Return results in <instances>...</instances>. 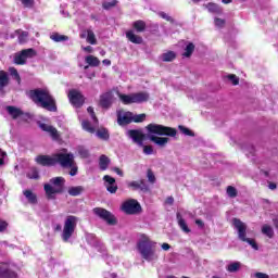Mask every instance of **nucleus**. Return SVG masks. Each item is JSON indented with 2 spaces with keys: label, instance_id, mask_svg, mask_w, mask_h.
I'll list each match as a JSON object with an SVG mask.
<instances>
[{
  "label": "nucleus",
  "instance_id": "f257e3e1",
  "mask_svg": "<svg viewBox=\"0 0 278 278\" xmlns=\"http://www.w3.org/2000/svg\"><path fill=\"white\" fill-rule=\"evenodd\" d=\"M148 135V139L150 142H154L157 147H166L168 144V137L175 138L177 136V129L160 124H149L146 127ZM157 136H168V137H157Z\"/></svg>",
  "mask_w": 278,
  "mask_h": 278
},
{
  "label": "nucleus",
  "instance_id": "f03ea898",
  "mask_svg": "<svg viewBox=\"0 0 278 278\" xmlns=\"http://www.w3.org/2000/svg\"><path fill=\"white\" fill-rule=\"evenodd\" d=\"M28 97L38 108H42L47 112H58V102L49 90L41 88L31 89L28 92Z\"/></svg>",
  "mask_w": 278,
  "mask_h": 278
},
{
  "label": "nucleus",
  "instance_id": "7ed1b4c3",
  "mask_svg": "<svg viewBox=\"0 0 278 278\" xmlns=\"http://www.w3.org/2000/svg\"><path fill=\"white\" fill-rule=\"evenodd\" d=\"M36 164L39 166H56L60 164L61 166H71V155L64 154V152L54 153L52 155L39 154L35 157Z\"/></svg>",
  "mask_w": 278,
  "mask_h": 278
},
{
  "label": "nucleus",
  "instance_id": "20e7f679",
  "mask_svg": "<svg viewBox=\"0 0 278 278\" xmlns=\"http://www.w3.org/2000/svg\"><path fill=\"white\" fill-rule=\"evenodd\" d=\"M65 185L66 179L62 176L51 178L50 184L43 186L46 199H48V201H55L56 194H64Z\"/></svg>",
  "mask_w": 278,
  "mask_h": 278
},
{
  "label": "nucleus",
  "instance_id": "39448f33",
  "mask_svg": "<svg viewBox=\"0 0 278 278\" xmlns=\"http://www.w3.org/2000/svg\"><path fill=\"white\" fill-rule=\"evenodd\" d=\"M117 97L124 105H131V103H147L150 99L149 92L147 91L130 94L117 92Z\"/></svg>",
  "mask_w": 278,
  "mask_h": 278
},
{
  "label": "nucleus",
  "instance_id": "423d86ee",
  "mask_svg": "<svg viewBox=\"0 0 278 278\" xmlns=\"http://www.w3.org/2000/svg\"><path fill=\"white\" fill-rule=\"evenodd\" d=\"M138 251L147 262L157 260V255H155V243L149 239H143L138 243Z\"/></svg>",
  "mask_w": 278,
  "mask_h": 278
},
{
  "label": "nucleus",
  "instance_id": "0eeeda50",
  "mask_svg": "<svg viewBox=\"0 0 278 278\" xmlns=\"http://www.w3.org/2000/svg\"><path fill=\"white\" fill-rule=\"evenodd\" d=\"M232 225L235 229H237L238 238L239 240H241V242H248V244H251L252 249H254L255 251L260 249L257 242H255L253 239L247 238V224H244L239 218H233Z\"/></svg>",
  "mask_w": 278,
  "mask_h": 278
},
{
  "label": "nucleus",
  "instance_id": "6e6552de",
  "mask_svg": "<svg viewBox=\"0 0 278 278\" xmlns=\"http://www.w3.org/2000/svg\"><path fill=\"white\" fill-rule=\"evenodd\" d=\"M79 218L75 215H68L64 222L62 240L63 242H67L71 240L73 235L75 233V229H77V222Z\"/></svg>",
  "mask_w": 278,
  "mask_h": 278
},
{
  "label": "nucleus",
  "instance_id": "1a4fd4ad",
  "mask_svg": "<svg viewBox=\"0 0 278 278\" xmlns=\"http://www.w3.org/2000/svg\"><path fill=\"white\" fill-rule=\"evenodd\" d=\"M36 58V50L34 48H28L20 51L14 55L13 62L17 66H24V64H27V60Z\"/></svg>",
  "mask_w": 278,
  "mask_h": 278
},
{
  "label": "nucleus",
  "instance_id": "9d476101",
  "mask_svg": "<svg viewBox=\"0 0 278 278\" xmlns=\"http://www.w3.org/2000/svg\"><path fill=\"white\" fill-rule=\"evenodd\" d=\"M93 214H96V216H98L99 218L104 220V223H106L111 226L118 225V219H116V216H114V214H112V212H110L103 207L93 208Z\"/></svg>",
  "mask_w": 278,
  "mask_h": 278
},
{
  "label": "nucleus",
  "instance_id": "9b49d317",
  "mask_svg": "<svg viewBox=\"0 0 278 278\" xmlns=\"http://www.w3.org/2000/svg\"><path fill=\"white\" fill-rule=\"evenodd\" d=\"M67 98L71 105L77 109L83 108L84 103H86V97L77 89H71L67 93Z\"/></svg>",
  "mask_w": 278,
  "mask_h": 278
},
{
  "label": "nucleus",
  "instance_id": "f8f14e48",
  "mask_svg": "<svg viewBox=\"0 0 278 278\" xmlns=\"http://www.w3.org/2000/svg\"><path fill=\"white\" fill-rule=\"evenodd\" d=\"M122 211L128 216H134L142 212V206L138 203V200L131 199L122 204Z\"/></svg>",
  "mask_w": 278,
  "mask_h": 278
},
{
  "label": "nucleus",
  "instance_id": "ddd939ff",
  "mask_svg": "<svg viewBox=\"0 0 278 278\" xmlns=\"http://www.w3.org/2000/svg\"><path fill=\"white\" fill-rule=\"evenodd\" d=\"M128 136L139 147H142V144L147 138V136L142 132V130H138V129L128 130Z\"/></svg>",
  "mask_w": 278,
  "mask_h": 278
},
{
  "label": "nucleus",
  "instance_id": "4468645a",
  "mask_svg": "<svg viewBox=\"0 0 278 278\" xmlns=\"http://www.w3.org/2000/svg\"><path fill=\"white\" fill-rule=\"evenodd\" d=\"M134 123V113L131 112H126V113H121L117 112V124L121 127H125V125H129Z\"/></svg>",
  "mask_w": 278,
  "mask_h": 278
},
{
  "label": "nucleus",
  "instance_id": "2eb2a0df",
  "mask_svg": "<svg viewBox=\"0 0 278 278\" xmlns=\"http://www.w3.org/2000/svg\"><path fill=\"white\" fill-rule=\"evenodd\" d=\"M39 127L42 131H46L47 134H49L52 140H60V131H58V128L45 123L39 124Z\"/></svg>",
  "mask_w": 278,
  "mask_h": 278
},
{
  "label": "nucleus",
  "instance_id": "dca6fc26",
  "mask_svg": "<svg viewBox=\"0 0 278 278\" xmlns=\"http://www.w3.org/2000/svg\"><path fill=\"white\" fill-rule=\"evenodd\" d=\"M128 188H131L132 190H141V192H149V185H147L144 179L130 181Z\"/></svg>",
  "mask_w": 278,
  "mask_h": 278
},
{
  "label": "nucleus",
  "instance_id": "f3484780",
  "mask_svg": "<svg viewBox=\"0 0 278 278\" xmlns=\"http://www.w3.org/2000/svg\"><path fill=\"white\" fill-rule=\"evenodd\" d=\"M100 108H103L104 110H109V108H112V92H105L100 96L99 101Z\"/></svg>",
  "mask_w": 278,
  "mask_h": 278
},
{
  "label": "nucleus",
  "instance_id": "a211bd4d",
  "mask_svg": "<svg viewBox=\"0 0 278 278\" xmlns=\"http://www.w3.org/2000/svg\"><path fill=\"white\" fill-rule=\"evenodd\" d=\"M64 155H70V165L61 166L62 168H71L70 175L71 177H75L77 175L79 168L75 164V155L73 153H64Z\"/></svg>",
  "mask_w": 278,
  "mask_h": 278
},
{
  "label": "nucleus",
  "instance_id": "6ab92c4d",
  "mask_svg": "<svg viewBox=\"0 0 278 278\" xmlns=\"http://www.w3.org/2000/svg\"><path fill=\"white\" fill-rule=\"evenodd\" d=\"M17 275L14 270L10 269V265L2 264L0 265V278H16Z\"/></svg>",
  "mask_w": 278,
  "mask_h": 278
},
{
  "label": "nucleus",
  "instance_id": "aec40b11",
  "mask_svg": "<svg viewBox=\"0 0 278 278\" xmlns=\"http://www.w3.org/2000/svg\"><path fill=\"white\" fill-rule=\"evenodd\" d=\"M79 37L81 39L86 38L88 45H97V36L92 29L83 30Z\"/></svg>",
  "mask_w": 278,
  "mask_h": 278
},
{
  "label": "nucleus",
  "instance_id": "412c9836",
  "mask_svg": "<svg viewBox=\"0 0 278 278\" xmlns=\"http://www.w3.org/2000/svg\"><path fill=\"white\" fill-rule=\"evenodd\" d=\"M126 38L129 42H132V45H142L144 42L142 36L134 34V30L126 31Z\"/></svg>",
  "mask_w": 278,
  "mask_h": 278
},
{
  "label": "nucleus",
  "instance_id": "4be33fe9",
  "mask_svg": "<svg viewBox=\"0 0 278 278\" xmlns=\"http://www.w3.org/2000/svg\"><path fill=\"white\" fill-rule=\"evenodd\" d=\"M132 29L137 33V34H144V31H147V22L142 21V20H137L132 23Z\"/></svg>",
  "mask_w": 278,
  "mask_h": 278
},
{
  "label": "nucleus",
  "instance_id": "5701e85b",
  "mask_svg": "<svg viewBox=\"0 0 278 278\" xmlns=\"http://www.w3.org/2000/svg\"><path fill=\"white\" fill-rule=\"evenodd\" d=\"M24 197H26L28 203H30L31 205H36V203H38V195H36V193H34V191L26 189L23 191Z\"/></svg>",
  "mask_w": 278,
  "mask_h": 278
},
{
  "label": "nucleus",
  "instance_id": "b1692460",
  "mask_svg": "<svg viewBox=\"0 0 278 278\" xmlns=\"http://www.w3.org/2000/svg\"><path fill=\"white\" fill-rule=\"evenodd\" d=\"M10 86V76L8 75V72L0 71V90H3V88Z\"/></svg>",
  "mask_w": 278,
  "mask_h": 278
},
{
  "label": "nucleus",
  "instance_id": "393cba45",
  "mask_svg": "<svg viewBox=\"0 0 278 278\" xmlns=\"http://www.w3.org/2000/svg\"><path fill=\"white\" fill-rule=\"evenodd\" d=\"M7 112L12 116L14 121L18 118V116H23V111L16 106H7Z\"/></svg>",
  "mask_w": 278,
  "mask_h": 278
},
{
  "label": "nucleus",
  "instance_id": "a878e982",
  "mask_svg": "<svg viewBox=\"0 0 278 278\" xmlns=\"http://www.w3.org/2000/svg\"><path fill=\"white\" fill-rule=\"evenodd\" d=\"M96 135L100 140H110V130L108 128H99Z\"/></svg>",
  "mask_w": 278,
  "mask_h": 278
},
{
  "label": "nucleus",
  "instance_id": "bb28decb",
  "mask_svg": "<svg viewBox=\"0 0 278 278\" xmlns=\"http://www.w3.org/2000/svg\"><path fill=\"white\" fill-rule=\"evenodd\" d=\"M86 189L83 186L70 187L68 194L70 197H79Z\"/></svg>",
  "mask_w": 278,
  "mask_h": 278
},
{
  "label": "nucleus",
  "instance_id": "cd10ccee",
  "mask_svg": "<svg viewBox=\"0 0 278 278\" xmlns=\"http://www.w3.org/2000/svg\"><path fill=\"white\" fill-rule=\"evenodd\" d=\"M262 233H263V236H266L267 238H275V230L268 224H265L262 226Z\"/></svg>",
  "mask_w": 278,
  "mask_h": 278
},
{
  "label": "nucleus",
  "instance_id": "c85d7f7f",
  "mask_svg": "<svg viewBox=\"0 0 278 278\" xmlns=\"http://www.w3.org/2000/svg\"><path fill=\"white\" fill-rule=\"evenodd\" d=\"M99 166L101 170H108V167L110 166V157L102 154L99 160Z\"/></svg>",
  "mask_w": 278,
  "mask_h": 278
},
{
  "label": "nucleus",
  "instance_id": "c756f323",
  "mask_svg": "<svg viewBox=\"0 0 278 278\" xmlns=\"http://www.w3.org/2000/svg\"><path fill=\"white\" fill-rule=\"evenodd\" d=\"M206 10H208V12L212 14H220V12H223V9H220V7L214 2L207 3Z\"/></svg>",
  "mask_w": 278,
  "mask_h": 278
},
{
  "label": "nucleus",
  "instance_id": "7c9ffc66",
  "mask_svg": "<svg viewBox=\"0 0 278 278\" xmlns=\"http://www.w3.org/2000/svg\"><path fill=\"white\" fill-rule=\"evenodd\" d=\"M85 62L89 65V66H93L97 67L99 66V64H101V61H99V58L94 56V55H88L85 59Z\"/></svg>",
  "mask_w": 278,
  "mask_h": 278
},
{
  "label": "nucleus",
  "instance_id": "2f4dec72",
  "mask_svg": "<svg viewBox=\"0 0 278 278\" xmlns=\"http://www.w3.org/2000/svg\"><path fill=\"white\" fill-rule=\"evenodd\" d=\"M177 218L180 229L185 231V233H190V228L188 227V224H186V219L181 217V214L178 213Z\"/></svg>",
  "mask_w": 278,
  "mask_h": 278
},
{
  "label": "nucleus",
  "instance_id": "473e14b6",
  "mask_svg": "<svg viewBox=\"0 0 278 278\" xmlns=\"http://www.w3.org/2000/svg\"><path fill=\"white\" fill-rule=\"evenodd\" d=\"M50 39L53 40L54 42H66V40H68V36L54 33L50 36Z\"/></svg>",
  "mask_w": 278,
  "mask_h": 278
},
{
  "label": "nucleus",
  "instance_id": "72a5a7b5",
  "mask_svg": "<svg viewBox=\"0 0 278 278\" xmlns=\"http://www.w3.org/2000/svg\"><path fill=\"white\" fill-rule=\"evenodd\" d=\"M81 126L85 131H88V134H94V131H97L94 127H92V124L90 123V121L88 119L83 121Z\"/></svg>",
  "mask_w": 278,
  "mask_h": 278
},
{
  "label": "nucleus",
  "instance_id": "f704fd0d",
  "mask_svg": "<svg viewBox=\"0 0 278 278\" xmlns=\"http://www.w3.org/2000/svg\"><path fill=\"white\" fill-rule=\"evenodd\" d=\"M177 54L173 51H168L162 54V60L164 62H173V60H176Z\"/></svg>",
  "mask_w": 278,
  "mask_h": 278
},
{
  "label": "nucleus",
  "instance_id": "c9c22d12",
  "mask_svg": "<svg viewBox=\"0 0 278 278\" xmlns=\"http://www.w3.org/2000/svg\"><path fill=\"white\" fill-rule=\"evenodd\" d=\"M192 53H194V43L189 42L185 48V53H182L184 58H191Z\"/></svg>",
  "mask_w": 278,
  "mask_h": 278
},
{
  "label": "nucleus",
  "instance_id": "e433bc0d",
  "mask_svg": "<svg viewBox=\"0 0 278 278\" xmlns=\"http://www.w3.org/2000/svg\"><path fill=\"white\" fill-rule=\"evenodd\" d=\"M240 266H242L240 262H233L227 266L226 270L228 273H238V270H240Z\"/></svg>",
  "mask_w": 278,
  "mask_h": 278
},
{
  "label": "nucleus",
  "instance_id": "4c0bfd02",
  "mask_svg": "<svg viewBox=\"0 0 278 278\" xmlns=\"http://www.w3.org/2000/svg\"><path fill=\"white\" fill-rule=\"evenodd\" d=\"M226 192L230 199H236V197H238V189L233 186H228Z\"/></svg>",
  "mask_w": 278,
  "mask_h": 278
},
{
  "label": "nucleus",
  "instance_id": "58836bf2",
  "mask_svg": "<svg viewBox=\"0 0 278 278\" xmlns=\"http://www.w3.org/2000/svg\"><path fill=\"white\" fill-rule=\"evenodd\" d=\"M28 179H40V173L38 172V168L33 167L30 169V173L27 174Z\"/></svg>",
  "mask_w": 278,
  "mask_h": 278
},
{
  "label": "nucleus",
  "instance_id": "ea45409f",
  "mask_svg": "<svg viewBox=\"0 0 278 278\" xmlns=\"http://www.w3.org/2000/svg\"><path fill=\"white\" fill-rule=\"evenodd\" d=\"M9 72L11 73L12 77L17 81V84H21V75L18 74V70L16 67H10Z\"/></svg>",
  "mask_w": 278,
  "mask_h": 278
},
{
  "label": "nucleus",
  "instance_id": "a19ab883",
  "mask_svg": "<svg viewBox=\"0 0 278 278\" xmlns=\"http://www.w3.org/2000/svg\"><path fill=\"white\" fill-rule=\"evenodd\" d=\"M117 3V0H112L111 2H103L102 8L103 10H112V8H116Z\"/></svg>",
  "mask_w": 278,
  "mask_h": 278
},
{
  "label": "nucleus",
  "instance_id": "79ce46f5",
  "mask_svg": "<svg viewBox=\"0 0 278 278\" xmlns=\"http://www.w3.org/2000/svg\"><path fill=\"white\" fill-rule=\"evenodd\" d=\"M179 131L184 134L185 136L194 137V131L190 130V128H187L186 126H178Z\"/></svg>",
  "mask_w": 278,
  "mask_h": 278
},
{
  "label": "nucleus",
  "instance_id": "37998d69",
  "mask_svg": "<svg viewBox=\"0 0 278 278\" xmlns=\"http://www.w3.org/2000/svg\"><path fill=\"white\" fill-rule=\"evenodd\" d=\"M147 177H148L149 184H152V185L155 184L156 178H155V174L153 173V169L149 168L147 170Z\"/></svg>",
  "mask_w": 278,
  "mask_h": 278
},
{
  "label": "nucleus",
  "instance_id": "c03bdc74",
  "mask_svg": "<svg viewBox=\"0 0 278 278\" xmlns=\"http://www.w3.org/2000/svg\"><path fill=\"white\" fill-rule=\"evenodd\" d=\"M159 16L161 18H164V21H167V23H170L172 25H175V18H173L172 16H169L168 14H166L165 12H160Z\"/></svg>",
  "mask_w": 278,
  "mask_h": 278
},
{
  "label": "nucleus",
  "instance_id": "a18cd8bd",
  "mask_svg": "<svg viewBox=\"0 0 278 278\" xmlns=\"http://www.w3.org/2000/svg\"><path fill=\"white\" fill-rule=\"evenodd\" d=\"M103 181H104V185H116V178H114L110 175H104Z\"/></svg>",
  "mask_w": 278,
  "mask_h": 278
},
{
  "label": "nucleus",
  "instance_id": "49530a36",
  "mask_svg": "<svg viewBox=\"0 0 278 278\" xmlns=\"http://www.w3.org/2000/svg\"><path fill=\"white\" fill-rule=\"evenodd\" d=\"M227 79H229V81H231L232 86H238V84H240V78L238 76H236L235 74H229L227 76Z\"/></svg>",
  "mask_w": 278,
  "mask_h": 278
},
{
  "label": "nucleus",
  "instance_id": "de8ad7c7",
  "mask_svg": "<svg viewBox=\"0 0 278 278\" xmlns=\"http://www.w3.org/2000/svg\"><path fill=\"white\" fill-rule=\"evenodd\" d=\"M110 194H116L118 191V185H104Z\"/></svg>",
  "mask_w": 278,
  "mask_h": 278
},
{
  "label": "nucleus",
  "instance_id": "09e8293b",
  "mask_svg": "<svg viewBox=\"0 0 278 278\" xmlns=\"http://www.w3.org/2000/svg\"><path fill=\"white\" fill-rule=\"evenodd\" d=\"M78 154L84 159L90 157V151L86 148H78Z\"/></svg>",
  "mask_w": 278,
  "mask_h": 278
},
{
  "label": "nucleus",
  "instance_id": "8fccbe9b",
  "mask_svg": "<svg viewBox=\"0 0 278 278\" xmlns=\"http://www.w3.org/2000/svg\"><path fill=\"white\" fill-rule=\"evenodd\" d=\"M144 118H147V114H144V113L135 115V116H132V123H143Z\"/></svg>",
  "mask_w": 278,
  "mask_h": 278
},
{
  "label": "nucleus",
  "instance_id": "3c124183",
  "mask_svg": "<svg viewBox=\"0 0 278 278\" xmlns=\"http://www.w3.org/2000/svg\"><path fill=\"white\" fill-rule=\"evenodd\" d=\"M87 112L90 114L93 123H99V118H97V114L94 113V108L88 106Z\"/></svg>",
  "mask_w": 278,
  "mask_h": 278
},
{
  "label": "nucleus",
  "instance_id": "603ef678",
  "mask_svg": "<svg viewBox=\"0 0 278 278\" xmlns=\"http://www.w3.org/2000/svg\"><path fill=\"white\" fill-rule=\"evenodd\" d=\"M22 5H24V8H34V5L36 4L35 0H20Z\"/></svg>",
  "mask_w": 278,
  "mask_h": 278
},
{
  "label": "nucleus",
  "instance_id": "864d4df0",
  "mask_svg": "<svg viewBox=\"0 0 278 278\" xmlns=\"http://www.w3.org/2000/svg\"><path fill=\"white\" fill-rule=\"evenodd\" d=\"M143 153L146 155H153V146H143Z\"/></svg>",
  "mask_w": 278,
  "mask_h": 278
},
{
  "label": "nucleus",
  "instance_id": "5fc2aeb1",
  "mask_svg": "<svg viewBox=\"0 0 278 278\" xmlns=\"http://www.w3.org/2000/svg\"><path fill=\"white\" fill-rule=\"evenodd\" d=\"M5 155H8V153L0 149V166H3V164H5Z\"/></svg>",
  "mask_w": 278,
  "mask_h": 278
},
{
  "label": "nucleus",
  "instance_id": "6e6d98bb",
  "mask_svg": "<svg viewBox=\"0 0 278 278\" xmlns=\"http://www.w3.org/2000/svg\"><path fill=\"white\" fill-rule=\"evenodd\" d=\"M8 229V222L0 219V233H3Z\"/></svg>",
  "mask_w": 278,
  "mask_h": 278
},
{
  "label": "nucleus",
  "instance_id": "4d7b16f0",
  "mask_svg": "<svg viewBox=\"0 0 278 278\" xmlns=\"http://www.w3.org/2000/svg\"><path fill=\"white\" fill-rule=\"evenodd\" d=\"M254 277L256 278H270V276H268V274L262 273V271H257Z\"/></svg>",
  "mask_w": 278,
  "mask_h": 278
},
{
  "label": "nucleus",
  "instance_id": "13d9d810",
  "mask_svg": "<svg viewBox=\"0 0 278 278\" xmlns=\"http://www.w3.org/2000/svg\"><path fill=\"white\" fill-rule=\"evenodd\" d=\"M215 25L217 26V27H223L224 25H225V20H223V18H215Z\"/></svg>",
  "mask_w": 278,
  "mask_h": 278
},
{
  "label": "nucleus",
  "instance_id": "bf43d9fd",
  "mask_svg": "<svg viewBox=\"0 0 278 278\" xmlns=\"http://www.w3.org/2000/svg\"><path fill=\"white\" fill-rule=\"evenodd\" d=\"M165 203L166 205H173V203H175V198H173V195L167 197Z\"/></svg>",
  "mask_w": 278,
  "mask_h": 278
},
{
  "label": "nucleus",
  "instance_id": "052dcab7",
  "mask_svg": "<svg viewBox=\"0 0 278 278\" xmlns=\"http://www.w3.org/2000/svg\"><path fill=\"white\" fill-rule=\"evenodd\" d=\"M195 225H198L200 229H203L205 227V223L203 222V219H195Z\"/></svg>",
  "mask_w": 278,
  "mask_h": 278
},
{
  "label": "nucleus",
  "instance_id": "680f3d73",
  "mask_svg": "<svg viewBox=\"0 0 278 278\" xmlns=\"http://www.w3.org/2000/svg\"><path fill=\"white\" fill-rule=\"evenodd\" d=\"M113 170H114V173H116V175H118L119 177H124V175H125V174L122 172V169L118 168V167H114Z\"/></svg>",
  "mask_w": 278,
  "mask_h": 278
},
{
  "label": "nucleus",
  "instance_id": "e2e57ef3",
  "mask_svg": "<svg viewBox=\"0 0 278 278\" xmlns=\"http://www.w3.org/2000/svg\"><path fill=\"white\" fill-rule=\"evenodd\" d=\"M83 49H84V51H86V53H92V51H94V49H92V46H87Z\"/></svg>",
  "mask_w": 278,
  "mask_h": 278
},
{
  "label": "nucleus",
  "instance_id": "0e129e2a",
  "mask_svg": "<svg viewBox=\"0 0 278 278\" xmlns=\"http://www.w3.org/2000/svg\"><path fill=\"white\" fill-rule=\"evenodd\" d=\"M162 249H163V251H169V250H170V244H168V243H163V244H162Z\"/></svg>",
  "mask_w": 278,
  "mask_h": 278
},
{
  "label": "nucleus",
  "instance_id": "69168bd1",
  "mask_svg": "<svg viewBox=\"0 0 278 278\" xmlns=\"http://www.w3.org/2000/svg\"><path fill=\"white\" fill-rule=\"evenodd\" d=\"M268 188H269V190H277V184L269 182Z\"/></svg>",
  "mask_w": 278,
  "mask_h": 278
},
{
  "label": "nucleus",
  "instance_id": "338daca9",
  "mask_svg": "<svg viewBox=\"0 0 278 278\" xmlns=\"http://www.w3.org/2000/svg\"><path fill=\"white\" fill-rule=\"evenodd\" d=\"M273 224H274L275 229L278 230V218H273Z\"/></svg>",
  "mask_w": 278,
  "mask_h": 278
},
{
  "label": "nucleus",
  "instance_id": "774afa93",
  "mask_svg": "<svg viewBox=\"0 0 278 278\" xmlns=\"http://www.w3.org/2000/svg\"><path fill=\"white\" fill-rule=\"evenodd\" d=\"M54 231H62V225L58 224V225L54 227Z\"/></svg>",
  "mask_w": 278,
  "mask_h": 278
}]
</instances>
